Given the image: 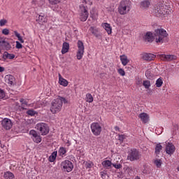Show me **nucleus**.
<instances>
[{
    "label": "nucleus",
    "mask_w": 179,
    "mask_h": 179,
    "mask_svg": "<svg viewBox=\"0 0 179 179\" xmlns=\"http://www.w3.org/2000/svg\"><path fill=\"white\" fill-rule=\"evenodd\" d=\"M5 97V91L0 89V99H3Z\"/></svg>",
    "instance_id": "46"
},
{
    "label": "nucleus",
    "mask_w": 179,
    "mask_h": 179,
    "mask_svg": "<svg viewBox=\"0 0 179 179\" xmlns=\"http://www.w3.org/2000/svg\"><path fill=\"white\" fill-rule=\"evenodd\" d=\"M36 129L38 131L39 134L42 135V136H45V135H48L50 134V127L47 123L39 122L36 125Z\"/></svg>",
    "instance_id": "4"
},
{
    "label": "nucleus",
    "mask_w": 179,
    "mask_h": 179,
    "mask_svg": "<svg viewBox=\"0 0 179 179\" xmlns=\"http://www.w3.org/2000/svg\"><path fill=\"white\" fill-rule=\"evenodd\" d=\"M101 164L106 169H108V167H111V166L113 165V163H111V161L110 160H105L102 162Z\"/></svg>",
    "instance_id": "28"
},
{
    "label": "nucleus",
    "mask_w": 179,
    "mask_h": 179,
    "mask_svg": "<svg viewBox=\"0 0 179 179\" xmlns=\"http://www.w3.org/2000/svg\"><path fill=\"white\" fill-rule=\"evenodd\" d=\"M59 156L61 157H65L66 156V148L64 147H60L58 151Z\"/></svg>",
    "instance_id": "25"
},
{
    "label": "nucleus",
    "mask_w": 179,
    "mask_h": 179,
    "mask_svg": "<svg viewBox=\"0 0 179 179\" xmlns=\"http://www.w3.org/2000/svg\"><path fill=\"white\" fill-rule=\"evenodd\" d=\"M115 131H120V127H118V126H115Z\"/></svg>",
    "instance_id": "53"
},
{
    "label": "nucleus",
    "mask_w": 179,
    "mask_h": 179,
    "mask_svg": "<svg viewBox=\"0 0 179 179\" xmlns=\"http://www.w3.org/2000/svg\"><path fill=\"white\" fill-rule=\"evenodd\" d=\"M131 9H132V2L129 0H122L117 6V12L122 15H128Z\"/></svg>",
    "instance_id": "3"
},
{
    "label": "nucleus",
    "mask_w": 179,
    "mask_h": 179,
    "mask_svg": "<svg viewBox=\"0 0 179 179\" xmlns=\"http://www.w3.org/2000/svg\"><path fill=\"white\" fill-rule=\"evenodd\" d=\"M134 179H141V178L139 176H137Z\"/></svg>",
    "instance_id": "55"
},
{
    "label": "nucleus",
    "mask_w": 179,
    "mask_h": 179,
    "mask_svg": "<svg viewBox=\"0 0 179 179\" xmlns=\"http://www.w3.org/2000/svg\"><path fill=\"white\" fill-rule=\"evenodd\" d=\"M57 155H58L57 151H55L51 154V155L49 157V162H50V163L55 162V159H57Z\"/></svg>",
    "instance_id": "27"
},
{
    "label": "nucleus",
    "mask_w": 179,
    "mask_h": 179,
    "mask_svg": "<svg viewBox=\"0 0 179 179\" xmlns=\"http://www.w3.org/2000/svg\"><path fill=\"white\" fill-rule=\"evenodd\" d=\"M143 86H144L145 89H150V87L152 86V84H150V81L146 80H143Z\"/></svg>",
    "instance_id": "33"
},
{
    "label": "nucleus",
    "mask_w": 179,
    "mask_h": 179,
    "mask_svg": "<svg viewBox=\"0 0 179 179\" xmlns=\"http://www.w3.org/2000/svg\"><path fill=\"white\" fill-rule=\"evenodd\" d=\"M9 43L5 41V38L0 37V47H8Z\"/></svg>",
    "instance_id": "30"
},
{
    "label": "nucleus",
    "mask_w": 179,
    "mask_h": 179,
    "mask_svg": "<svg viewBox=\"0 0 179 179\" xmlns=\"http://www.w3.org/2000/svg\"><path fill=\"white\" fill-rule=\"evenodd\" d=\"M165 152L167 155L171 156L176 152V146L171 143H167L165 148Z\"/></svg>",
    "instance_id": "13"
},
{
    "label": "nucleus",
    "mask_w": 179,
    "mask_h": 179,
    "mask_svg": "<svg viewBox=\"0 0 179 179\" xmlns=\"http://www.w3.org/2000/svg\"><path fill=\"white\" fill-rule=\"evenodd\" d=\"M20 103H22V108H24V106H27V102H26L24 99H21L20 100Z\"/></svg>",
    "instance_id": "43"
},
{
    "label": "nucleus",
    "mask_w": 179,
    "mask_h": 179,
    "mask_svg": "<svg viewBox=\"0 0 179 179\" xmlns=\"http://www.w3.org/2000/svg\"><path fill=\"white\" fill-rule=\"evenodd\" d=\"M112 166H113V167L117 169H121L122 167V165H121V164H112Z\"/></svg>",
    "instance_id": "44"
},
{
    "label": "nucleus",
    "mask_w": 179,
    "mask_h": 179,
    "mask_svg": "<svg viewBox=\"0 0 179 179\" xmlns=\"http://www.w3.org/2000/svg\"><path fill=\"white\" fill-rule=\"evenodd\" d=\"M159 58L163 61H173L176 59V56L173 55H160Z\"/></svg>",
    "instance_id": "18"
},
{
    "label": "nucleus",
    "mask_w": 179,
    "mask_h": 179,
    "mask_svg": "<svg viewBox=\"0 0 179 179\" xmlns=\"http://www.w3.org/2000/svg\"><path fill=\"white\" fill-rule=\"evenodd\" d=\"M59 83L61 85V86H64V87H66L68 86V80L61 76V74H59Z\"/></svg>",
    "instance_id": "21"
},
{
    "label": "nucleus",
    "mask_w": 179,
    "mask_h": 179,
    "mask_svg": "<svg viewBox=\"0 0 179 179\" xmlns=\"http://www.w3.org/2000/svg\"><path fill=\"white\" fill-rule=\"evenodd\" d=\"M91 131L94 135V136H99L101 134V131L103 129L101 128V125L99 122H93L90 125Z\"/></svg>",
    "instance_id": "7"
},
{
    "label": "nucleus",
    "mask_w": 179,
    "mask_h": 179,
    "mask_svg": "<svg viewBox=\"0 0 179 179\" xmlns=\"http://www.w3.org/2000/svg\"><path fill=\"white\" fill-rule=\"evenodd\" d=\"M87 103H93V96L90 93H87L86 94V99H85Z\"/></svg>",
    "instance_id": "32"
},
{
    "label": "nucleus",
    "mask_w": 179,
    "mask_h": 179,
    "mask_svg": "<svg viewBox=\"0 0 179 179\" xmlns=\"http://www.w3.org/2000/svg\"><path fill=\"white\" fill-rule=\"evenodd\" d=\"M93 166H94V164H93V162H88L85 163L86 169H92V167H93Z\"/></svg>",
    "instance_id": "39"
},
{
    "label": "nucleus",
    "mask_w": 179,
    "mask_h": 179,
    "mask_svg": "<svg viewBox=\"0 0 179 179\" xmlns=\"http://www.w3.org/2000/svg\"><path fill=\"white\" fill-rule=\"evenodd\" d=\"M9 58V53L8 52H5L3 54V59H4V61H6V59H8Z\"/></svg>",
    "instance_id": "41"
},
{
    "label": "nucleus",
    "mask_w": 179,
    "mask_h": 179,
    "mask_svg": "<svg viewBox=\"0 0 179 179\" xmlns=\"http://www.w3.org/2000/svg\"><path fill=\"white\" fill-rule=\"evenodd\" d=\"M90 31H91V33H92V34H94V27H90Z\"/></svg>",
    "instance_id": "51"
},
{
    "label": "nucleus",
    "mask_w": 179,
    "mask_h": 179,
    "mask_svg": "<svg viewBox=\"0 0 179 179\" xmlns=\"http://www.w3.org/2000/svg\"><path fill=\"white\" fill-rule=\"evenodd\" d=\"M150 6V1L144 0L140 3V8L141 9H148Z\"/></svg>",
    "instance_id": "20"
},
{
    "label": "nucleus",
    "mask_w": 179,
    "mask_h": 179,
    "mask_svg": "<svg viewBox=\"0 0 179 179\" xmlns=\"http://www.w3.org/2000/svg\"><path fill=\"white\" fill-rule=\"evenodd\" d=\"M61 167L64 171L71 173L73 170V164L69 160H64L61 163Z\"/></svg>",
    "instance_id": "10"
},
{
    "label": "nucleus",
    "mask_w": 179,
    "mask_h": 179,
    "mask_svg": "<svg viewBox=\"0 0 179 179\" xmlns=\"http://www.w3.org/2000/svg\"><path fill=\"white\" fill-rule=\"evenodd\" d=\"M153 12L157 17H160L163 16V15H165L166 10L163 6H157L156 7H155Z\"/></svg>",
    "instance_id": "11"
},
{
    "label": "nucleus",
    "mask_w": 179,
    "mask_h": 179,
    "mask_svg": "<svg viewBox=\"0 0 179 179\" xmlns=\"http://www.w3.org/2000/svg\"><path fill=\"white\" fill-rule=\"evenodd\" d=\"M138 118L141 120L143 124H148V122L150 121V117L149 116V114L145 112L140 113L138 115Z\"/></svg>",
    "instance_id": "14"
},
{
    "label": "nucleus",
    "mask_w": 179,
    "mask_h": 179,
    "mask_svg": "<svg viewBox=\"0 0 179 179\" xmlns=\"http://www.w3.org/2000/svg\"><path fill=\"white\" fill-rule=\"evenodd\" d=\"M27 114L28 115H30L31 117H34V115H36V114H37V113L36 111H34V110L30 109L27 111Z\"/></svg>",
    "instance_id": "37"
},
{
    "label": "nucleus",
    "mask_w": 179,
    "mask_h": 179,
    "mask_svg": "<svg viewBox=\"0 0 179 179\" xmlns=\"http://www.w3.org/2000/svg\"><path fill=\"white\" fill-rule=\"evenodd\" d=\"M102 27L108 33V34H111L113 33V28L111 27V25L110 24L107 22L103 23Z\"/></svg>",
    "instance_id": "19"
},
{
    "label": "nucleus",
    "mask_w": 179,
    "mask_h": 179,
    "mask_svg": "<svg viewBox=\"0 0 179 179\" xmlns=\"http://www.w3.org/2000/svg\"><path fill=\"white\" fill-rule=\"evenodd\" d=\"M145 41H148V43H152L153 41V34L152 32H147L145 35Z\"/></svg>",
    "instance_id": "23"
},
{
    "label": "nucleus",
    "mask_w": 179,
    "mask_h": 179,
    "mask_svg": "<svg viewBox=\"0 0 179 179\" xmlns=\"http://www.w3.org/2000/svg\"><path fill=\"white\" fill-rule=\"evenodd\" d=\"M16 48H17L18 50H20V48H23V45L20 44V42L19 41H16Z\"/></svg>",
    "instance_id": "45"
},
{
    "label": "nucleus",
    "mask_w": 179,
    "mask_h": 179,
    "mask_svg": "<svg viewBox=\"0 0 179 179\" xmlns=\"http://www.w3.org/2000/svg\"><path fill=\"white\" fill-rule=\"evenodd\" d=\"M66 143H67L68 146H71V141H67Z\"/></svg>",
    "instance_id": "54"
},
{
    "label": "nucleus",
    "mask_w": 179,
    "mask_h": 179,
    "mask_svg": "<svg viewBox=\"0 0 179 179\" xmlns=\"http://www.w3.org/2000/svg\"><path fill=\"white\" fill-rule=\"evenodd\" d=\"M89 17V11L84 5L80 6L79 19L81 22H86Z\"/></svg>",
    "instance_id": "8"
},
{
    "label": "nucleus",
    "mask_w": 179,
    "mask_h": 179,
    "mask_svg": "<svg viewBox=\"0 0 179 179\" xmlns=\"http://www.w3.org/2000/svg\"><path fill=\"white\" fill-rule=\"evenodd\" d=\"M63 103L68 104V100L62 96H59L56 99H54L51 103L50 111L52 114H57L62 110Z\"/></svg>",
    "instance_id": "1"
},
{
    "label": "nucleus",
    "mask_w": 179,
    "mask_h": 179,
    "mask_svg": "<svg viewBox=\"0 0 179 179\" xmlns=\"http://www.w3.org/2000/svg\"><path fill=\"white\" fill-rule=\"evenodd\" d=\"M162 149H163V146H162V144L157 143L155 145V154L160 155V152H162Z\"/></svg>",
    "instance_id": "29"
},
{
    "label": "nucleus",
    "mask_w": 179,
    "mask_h": 179,
    "mask_svg": "<svg viewBox=\"0 0 179 179\" xmlns=\"http://www.w3.org/2000/svg\"><path fill=\"white\" fill-rule=\"evenodd\" d=\"M155 86L156 87H162V86H163V78H162V77L156 80Z\"/></svg>",
    "instance_id": "31"
},
{
    "label": "nucleus",
    "mask_w": 179,
    "mask_h": 179,
    "mask_svg": "<svg viewBox=\"0 0 179 179\" xmlns=\"http://www.w3.org/2000/svg\"><path fill=\"white\" fill-rule=\"evenodd\" d=\"M69 51V43L64 42L62 48V54H66Z\"/></svg>",
    "instance_id": "24"
},
{
    "label": "nucleus",
    "mask_w": 179,
    "mask_h": 179,
    "mask_svg": "<svg viewBox=\"0 0 179 179\" xmlns=\"http://www.w3.org/2000/svg\"><path fill=\"white\" fill-rule=\"evenodd\" d=\"M15 58V55L8 53V59H13Z\"/></svg>",
    "instance_id": "50"
},
{
    "label": "nucleus",
    "mask_w": 179,
    "mask_h": 179,
    "mask_svg": "<svg viewBox=\"0 0 179 179\" xmlns=\"http://www.w3.org/2000/svg\"><path fill=\"white\" fill-rule=\"evenodd\" d=\"M169 34L166 29H157L154 32V38L157 44H163V43H167L169 41Z\"/></svg>",
    "instance_id": "2"
},
{
    "label": "nucleus",
    "mask_w": 179,
    "mask_h": 179,
    "mask_svg": "<svg viewBox=\"0 0 179 179\" xmlns=\"http://www.w3.org/2000/svg\"><path fill=\"white\" fill-rule=\"evenodd\" d=\"M7 21L6 20H0V26H5V24H6Z\"/></svg>",
    "instance_id": "48"
},
{
    "label": "nucleus",
    "mask_w": 179,
    "mask_h": 179,
    "mask_svg": "<svg viewBox=\"0 0 179 179\" xmlns=\"http://www.w3.org/2000/svg\"><path fill=\"white\" fill-rule=\"evenodd\" d=\"M2 34H4V36H8V34H9V29H3L2 30Z\"/></svg>",
    "instance_id": "47"
},
{
    "label": "nucleus",
    "mask_w": 179,
    "mask_h": 179,
    "mask_svg": "<svg viewBox=\"0 0 179 179\" xmlns=\"http://www.w3.org/2000/svg\"><path fill=\"white\" fill-rule=\"evenodd\" d=\"M141 156V152L138 150L132 149L128 152L127 160H129L130 162H135L136 160H139Z\"/></svg>",
    "instance_id": "5"
},
{
    "label": "nucleus",
    "mask_w": 179,
    "mask_h": 179,
    "mask_svg": "<svg viewBox=\"0 0 179 179\" xmlns=\"http://www.w3.org/2000/svg\"><path fill=\"white\" fill-rule=\"evenodd\" d=\"M4 80L6 83H8L9 86H13L15 85V77L12 75H6L4 78Z\"/></svg>",
    "instance_id": "16"
},
{
    "label": "nucleus",
    "mask_w": 179,
    "mask_h": 179,
    "mask_svg": "<svg viewBox=\"0 0 179 179\" xmlns=\"http://www.w3.org/2000/svg\"><path fill=\"white\" fill-rule=\"evenodd\" d=\"M0 145H1V141H0Z\"/></svg>",
    "instance_id": "58"
},
{
    "label": "nucleus",
    "mask_w": 179,
    "mask_h": 179,
    "mask_svg": "<svg viewBox=\"0 0 179 179\" xmlns=\"http://www.w3.org/2000/svg\"><path fill=\"white\" fill-rule=\"evenodd\" d=\"M78 50L76 52V58L80 60L83 58L85 54V45L82 41H78L77 43Z\"/></svg>",
    "instance_id": "6"
},
{
    "label": "nucleus",
    "mask_w": 179,
    "mask_h": 179,
    "mask_svg": "<svg viewBox=\"0 0 179 179\" xmlns=\"http://www.w3.org/2000/svg\"><path fill=\"white\" fill-rule=\"evenodd\" d=\"M36 22H38L41 25L44 24V23H47V15L44 13H41L36 19Z\"/></svg>",
    "instance_id": "17"
},
{
    "label": "nucleus",
    "mask_w": 179,
    "mask_h": 179,
    "mask_svg": "<svg viewBox=\"0 0 179 179\" xmlns=\"http://www.w3.org/2000/svg\"><path fill=\"white\" fill-rule=\"evenodd\" d=\"M117 72L121 76H125V71L123 69H119Z\"/></svg>",
    "instance_id": "40"
},
{
    "label": "nucleus",
    "mask_w": 179,
    "mask_h": 179,
    "mask_svg": "<svg viewBox=\"0 0 179 179\" xmlns=\"http://www.w3.org/2000/svg\"><path fill=\"white\" fill-rule=\"evenodd\" d=\"M141 55L143 61H154L156 58V55L152 53H143Z\"/></svg>",
    "instance_id": "15"
},
{
    "label": "nucleus",
    "mask_w": 179,
    "mask_h": 179,
    "mask_svg": "<svg viewBox=\"0 0 179 179\" xmlns=\"http://www.w3.org/2000/svg\"><path fill=\"white\" fill-rule=\"evenodd\" d=\"M145 76L148 78V79H150L152 77V73H150V70H147L145 71Z\"/></svg>",
    "instance_id": "42"
},
{
    "label": "nucleus",
    "mask_w": 179,
    "mask_h": 179,
    "mask_svg": "<svg viewBox=\"0 0 179 179\" xmlns=\"http://www.w3.org/2000/svg\"><path fill=\"white\" fill-rule=\"evenodd\" d=\"M14 34H15V37H17V38H18V40L20 43H24L23 38H22V36H20V34H19L17 31H15Z\"/></svg>",
    "instance_id": "34"
},
{
    "label": "nucleus",
    "mask_w": 179,
    "mask_h": 179,
    "mask_svg": "<svg viewBox=\"0 0 179 179\" xmlns=\"http://www.w3.org/2000/svg\"><path fill=\"white\" fill-rule=\"evenodd\" d=\"M35 108H38V107L36 106V107H35Z\"/></svg>",
    "instance_id": "57"
},
{
    "label": "nucleus",
    "mask_w": 179,
    "mask_h": 179,
    "mask_svg": "<svg viewBox=\"0 0 179 179\" xmlns=\"http://www.w3.org/2000/svg\"><path fill=\"white\" fill-rule=\"evenodd\" d=\"M13 125L12 120L9 118H4L1 121V127H3L4 129L9 130L12 128Z\"/></svg>",
    "instance_id": "12"
},
{
    "label": "nucleus",
    "mask_w": 179,
    "mask_h": 179,
    "mask_svg": "<svg viewBox=\"0 0 179 179\" xmlns=\"http://www.w3.org/2000/svg\"><path fill=\"white\" fill-rule=\"evenodd\" d=\"M120 61L123 66H127V65H128V63L129 62L128 57H127V55H120Z\"/></svg>",
    "instance_id": "22"
},
{
    "label": "nucleus",
    "mask_w": 179,
    "mask_h": 179,
    "mask_svg": "<svg viewBox=\"0 0 179 179\" xmlns=\"http://www.w3.org/2000/svg\"><path fill=\"white\" fill-rule=\"evenodd\" d=\"M173 131H178V124H173Z\"/></svg>",
    "instance_id": "49"
},
{
    "label": "nucleus",
    "mask_w": 179,
    "mask_h": 179,
    "mask_svg": "<svg viewBox=\"0 0 179 179\" xmlns=\"http://www.w3.org/2000/svg\"><path fill=\"white\" fill-rule=\"evenodd\" d=\"M3 71H5V68L0 66V72H3Z\"/></svg>",
    "instance_id": "52"
},
{
    "label": "nucleus",
    "mask_w": 179,
    "mask_h": 179,
    "mask_svg": "<svg viewBox=\"0 0 179 179\" xmlns=\"http://www.w3.org/2000/svg\"><path fill=\"white\" fill-rule=\"evenodd\" d=\"M176 170H177V171L179 172V166H178V167L176 168Z\"/></svg>",
    "instance_id": "56"
},
{
    "label": "nucleus",
    "mask_w": 179,
    "mask_h": 179,
    "mask_svg": "<svg viewBox=\"0 0 179 179\" xmlns=\"http://www.w3.org/2000/svg\"><path fill=\"white\" fill-rule=\"evenodd\" d=\"M3 177L5 179H15V175L10 171L4 173Z\"/></svg>",
    "instance_id": "26"
},
{
    "label": "nucleus",
    "mask_w": 179,
    "mask_h": 179,
    "mask_svg": "<svg viewBox=\"0 0 179 179\" xmlns=\"http://www.w3.org/2000/svg\"><path fill=\"white\" fill-rule=\"evenodd\" d=\"M117 136H118V141H120V142L121 143L124 142V140L125 139V138H127L125 134H118Z\"/></svg>",
    "instance_id": "38"
},
{
    "label": "nucleus",
    "mask_w": 179,
    "mask_h": 179,
    "mask_svg": "<svg viewBox=\"0 0 179 179\" xmlns=\"http://www.w3.org/2000/svg\"><path fill=\"white\" fill-rule=\"evenodd\" d=\"M29 135L33 142L35 143H41V141H43L41 136L38 134V132H37V131L34 129L29 131Z\"/></svg>",
    "instance_id": "9"
},
{
    "label": "nucleus",
    "mask_w": 179,
    "mask_h": 179,
    "mask_svg": "<svg viewBox=\"0 0 179 179\" xmlns=\"http://www.w3.org/2000/svg\"><path fill=\"white\" fill-rule=\"evenodd\" d=\"M50 5H58L62 0H48Z\"/></svg>",
    "instance_id": "36"
},
{
    "label": "nucleus",
    "mask_w": 179,
    "mask_h": 179,
    "mask_svg": "<svg viewBox=\"0 0 179 179\" xmlns=\"http://www.w3.org/2000/svg\"><path fill=\"white\" fill-rule=\"evenodd\" d=\"M162 163L163 162L161 161V159H155L154 161V164L157 167V169H160L162 167Z\"/></svg>",
    "instance_id": "35"
}]
</instances>
